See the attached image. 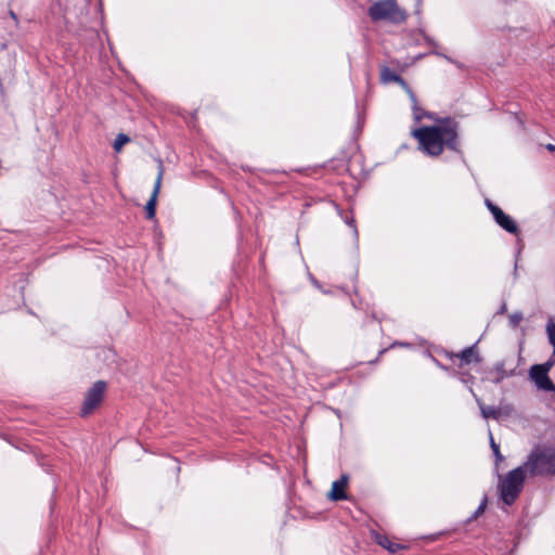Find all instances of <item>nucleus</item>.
<instances>
[{"label":"nucleus","mask_w":555,"mask_h":555,"mask_svg":"<svg viewBox=\"0 0 555 555\" xmlns=\"http://www.w3.org/2000/svg\"><path fill=\"white\" fill-rule=\"evenodd\" d=\"M551 366L552 363L537 364L531 366L529 376L539 389L550 390L553 388V383L547 375Z\"/></svg>","instance_id":"obj_6"},{"label":"nucleus","mask_w":555,"mask_h":555,"mask_svg":"<svg viewBox=\"0 0 555 555\" xmlns=\"http://www.w3.org/2000/svg\"><path fill=\"white\" fill-rule=\"evenodd\" d=\"M487 502H488L487 496H485L483 500L481 501L479 507L476 509V512L473 515L474 519L479 517L485 512L486 506H487Z\"/></svg>","instance_id":"obj_17"},{"label":"nucleus","mask_w":555,"mask_h":555,"mask_svg":"<svg viewBox=\"0 0 555 555\" xmlns=\"http://www.w3.org/2000/svg\"><path fill=\"white\" fill-rule=\"evenodd\" d=\"M488 208L492 212L495 221L502 227L504 230H506L509 233H516L517 232V225L514 222V220L504 214L502 209H500L498 206L493 205L492 203H488Z\"/></svg>","instance_id":"obj_7"},{"label":"nucleus","mask_w":555,"mask_h":555,"mask_svg":"<svg viewBox=\"0 0 555 555\" xmlns=\"http://www.w3.org/2000/svg\"><path fill=\"white\" fill-rule=\"evenodd\" d=\"M347 485H348V476L343 475L340 477V479L335 480L332 483L331 491L328 492V498L333 501L346 499L345 491H346Z\"/></svg>","instance_id":"obj_9"},{"label":"nucleus","mask_w":555,"mask_h":555,"mask_svg":"<svg viewBox=\"0 0 555 555\" xmlns=\"http://www.w3.org/2000/svg\"><path fill=\"white\" fill-rule=\"evenodd\" d=\"M367 14L373 22L387 21L393 24L403 23L408 16L397 0H377L369 8Z\"/></svg>","instance_id":"obj_3"},{"label":"nucleus","mask_w":555,"mask_h":555,"mask_svg":"<svg viewBox=\"0 0 555 555\" xmlns=\"http://www.w3.org/2000/svg\"><path fill=\"white\" fill-rule=\"evenodd\" d=\"M106 390V384L99 380L87 391L81 413L83 416L91 414L102 402Z\"/></svg>","instance_id":"obj_5"},{"label":"nucleus","mask_w":555,"mask_h":555,"mask_svg":"<svg viewBox=\"0 0 555 555\" xmlns=\"http://www.w3.org/2000/svg\"><path fill=\"white\" fill-rule=\"evenodd\" d=\"M521 320H522V315H521V313H518V312L513 313L509 317V322L513 326H517Z\"/></svg>","instance_id":"obj_18"},{"label":"nucleus","mask_w":555,"mask_h":555,"mask_svg":"<svg viewBox=\"0 0 555 555\" xmlns=\"http://www.w3.org/2000/svg\"><path fill=\"white\" fill-rule=\"evenodd\" d=\"M490 446L491 449L496 457V462H501L503 460V456L500 452L499 446L494 442L492 435L490 434Z\"/></svg>","instance_id":"obj_16"},{"label":"nucleus","mask_w":555,"mask_h":555,"mask_svg":"<svg viewBox=\"0 0 555 555\" xmlns=\"http://www.w3.org/2000/svg\"><path fill=\"white\" fill-rule=\"evenodd\" d=\"M129 141H130V139L127 134H124V133L117 134V137L115 138V141H114V144H113L114 150L116 152H120L122 146L125 144H127Z\"/></svg>","instance_id":"obj_13"},{"label":"nucleus","mask_w":555,"mask_h":555,"mask_svg":"<svg viewBox=\"0 0 555 555\" xmlns=\"http://www.w3.org/2000/svg\"><path fill=\"white\" fill-rule=\"evenodd\" d=\"M525 464L507 473L499 482V490L502 501L511 505L519 495L526 478Z\"/></svg>","instance_id":"obj_4"},{"label":"nucleus","mask_w":555,"mask_h":555,"mask_svg":"<svg viewBox=\"0 0 555 555\" xmlns=\"http://www.w3.org/2000/svg\"><path fill=\"white\" fill-rule=\"evenodd\" d=\"M525 467L532 476L555 474V448L537 447L529 454Z\"/></svg>","instance_id":"obj_2"},{"label":"nucleus","mask_w":555,"mask_h":555,"mask_svg":"<svg viewBox=\"0 0 555 555\" xmlns=\"http://www.w3.org/2000/svg\"><path fill=\"white\" fill-rule=\"evenodd\" d=\"M546 332H547V336H548V340L551 343V345L553 346V353L555 356V323H548L547 326H546Z\"/></svg>","instance_id":"obj_15"},{"label":"nucleus","mask_w":555,"mask_h":555,"mask_svg":"<svg viewBox=\"0 0 555 555\" xmlns=\"http://www.w3.org/2000/svg\"><path fill=\"white\" fill-rule=\"evenodd\" d=\"M547 150H550V151H554V150H555V146H554L553 144H548V145H547Z\"/></svg>","instance_id":"obj_19"},{"label":"nucleus","mask_w":555,"mask_h":555,"mask_svg":"<svg viewBox=\"0 0 555 555\" xmlns=\"http://www.w3.org/2000/svg\"><path fill=\"white\" fill-rule=\"evenodd\" d=\"M412 134L418 141L420 149L430 156L440 155L444 146L450 149L456 146L457 131L450 121L421 127L413 130Z\"/></svg>","instance_id":"obj_1"},{"label":"nucleus","mask_w":555,"mask_h":555,"mask_svg":"<svg viewBox=\"0 0 555 555\" xmlns=\"http://www.w3.org/2000/svg\"><path fill=\"white\" fill-rule=\"evenodd\" d=\"M551 390H553L555 392V386L554 385H553V388Z\"/></svg>","instance_id":"obj_20"},{"label":"nucleus","mask_w":555,"mask_h":555,"mask_svg":"<svg viewBox=\"0 0 555 555\" xmlns=\"http://www.w3.org/2000/svg\"><path fill=\"white\" fill-rule=\"evenodd\" d=\"M163 175H164V168H163V164L160 162L159 166H158V175H157V178L155 181L153 193L151 195V198L149 199V202L145 205L146 217L149 219H152L155 217L157 196H158V193L160 190Z\"/></svg>","instance_id":"obj_8"},{"label":"nucleus","mask_w":555,"mask_h":555,"mask_svg":"<svg viewBox=\"0 0 555 555\" xmlns=\"http://www.w3.org/2000/svg\"><path fill=\"white\" fill-rule=\"evenodd\" d=\"M461 360L465 363L478 362L479 357L474 347L465 349L461 354Z\"/></svg>","instance_id":"obj_12"},{"label":"nucleus","mask_w":555,"mask_h":555,"mask_svg":"<svg viewBox=\"0 0 555 555\" xmlns=\"http://www.w3.org/2000/svg\"><path fill=\"white\" fill-rule=\"evenodd\" d=\"M481 414L485 418L493 417L496 418L499 415V412L492 408V406H485L480 404Z\"/></svg>","instance_id":"obj_14"},{"label":"nucleus","mask_w":555,"mask_h":555,"mask_svg":"<svg viewBox=\"0 0 555 555\" xmlns=\"http://www.w3.org/2000/svg\"><path fill=\"white\" fill-rule=\"evenodd\" d=\"M376 542L383 546L384 548L388 550L391 553L397 552L398 550L402 548L399 544H393L389 541V539L385 535H376Z\"/></svg>","instance_id":"obj_11"},{"label":"nucleus","mask_w":555,"mask_h":555,"mask_svg":"<svg viewBox=\"0 0 555 555\" xmlns=\"http://www.w3.org/2000/svg\"><path fill=\"white\" fill-rule=\"evenodd\" d=\"M380 78L384 82H391V81H396L398 82L403 89L406 90V92L409 93L411 100L413 102H415V96L414 94L411 92V90L408 88L405 81L399 77L398 75H396L393 72H391L390 69L388 68H383L382 73H380Z\"/></svg>","instance_id":"obj_10"}]
</instances>
